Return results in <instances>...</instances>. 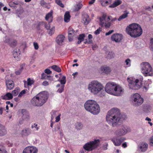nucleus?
Segmentation results:
<instances>
[{
    "label": "nucleus",
    "instance_id": "nucleus-50",
    "mask_svg": "<svg viewBox=\"0 0 153 153\" xmlns=\"http://www.w3.org/2000/svg\"><path fill=\"white\" fill-rule=\"evenodd\" d=\"M85 34H80L79 35L78 38L83 41L85 37Z\"/></svg>",
    "mask_w": 153,
    "mask_h": 153
},
{
    "label": "nucleus",
    "instance_id": "nucleus-43",
    "mask_svg": "<svg viewBox=\"0 0 153 153\" xmlns=\"http://www.w3.org/2000/svg\"><path fill=\"white\" fill-rule=\"evenodd\" d=\"M56 3L60 7H63L64 5L62 3L60 0H55Z\"/></svg>",
    "mask_w": 153,
    "mask_h": 153
},
{
    "label": "nucleus",
    "instance_id": "nucleus-40",
    "mask_svg": "<svg viewBox=\"0 0 153 153\" xmlns=\"http://www.w3.org/2000/svg\"><path fill=\"white\" fill-rule=\"evenodd\" d=\"M58 81H59L60 82V83L61 84H63V85L65 84L66 83V82L65 76H63L62 77L61 80H58Z\"/></svg>",
    "mask_w": 153,
    "mask_h": 153
},
{
    "label": "nucleus",
    "instance_id": "nucleus-15",
    "mask_svg": "<svg viewBox=\"0 0 153 153\" xmlns=\"http://www.w3.org/2000/svg\"><path fill=\"white\" fill-rule=\"evenodd\" d=\"M122 35L119 33L114 34L111 37V40L116 42H120L122 40Z\"/></svg>",
    "mask_w": 153,
    "mask_h": 153
},
{
    "label": "nucleus",
    "instance_id": "nucleus-20",
    "mask_svg": "<svg viewBox=\"0 0 153 153\" xmlns=\"http://www.w3.org/2000/svg\"><path fill=\"white\" fill-rule=\"evenodd\" d=\"M31 133L30 129L28 128H25L21 131V134L23 136H27Z\"/></svg>",
    "mask_w": 153,
    "mask_h": 153
},
{
    "label": "nucleus",
    "instance_id": "nucleus-35",
    "mask_svg": "<svg viewBox=\"0 0 153 153\" xmlns=\"http://www.w3.org/2000/svg\"><path fill=\"white\" fill-rule=\"evenodd\" d=\"M49 78H51L52 80H53L52 77L51 76H48L46 74L43 73L42 74L41 79H48Z\"/></svg>",
    "mask_w": 153,
    "mask_h": 153
},
{
    "label": "nucleus",
    "instance_id": "nucleus-61",
    "mask_svg": "<svg viewBox=\"0 0 153 153\" xmlns=\"http://www.w3.org/2000/svg\"><path fill=\"white\" fill-rule=\"evenodd\" d=\"M59 129H60V127L59 126H57V127H56L54 128L53 131L56 132V131H58V130H59Z\"/></svg>",
    "mask_w": 153,
    "mask_h": 153
},
{
    "label": "nucleus",
    "instance_id": "nucleus-30",
    "mask_svg": "<svg viewBox=\"0 0 153 153\" xmlns=\"http://www.w3.org/2000/svg\"><path fill=\"white\" fill-rule=\"evenodd\" d=\"M13 98V95L11 93H7L3 97V99L4 100H10Z\"/></svg>",
    "mask_w": 153,
    "mask_h": 153
},
{
    "label": "nucleus",
    "instance_id": "nucleus-21",
    "mask_svg": "<svg viewBox=\"0 0 153 153\" xmlns=\"http://www.w3.org/2000/svg\"><path fill=\"white\" fill-rule=\"evenodd\" d=\"M68 31V39L69 41H71L72 40L73 37L75 34V31L73 29L71 28H69Z\"/></svg>",
    "mask_w": 153,
    "mask_h": 153
},
{
    "label": "nucleus",
    "instance_id": "nucleus-22",
    "mask_svg": "<svg viewBox=\"0 0 153 153\" xmlns=\"http://www.w3.org/2000/svg\"><path fill=\"white\" fill-rule=\"evenodd\" d=\"M53 12L51 11L46 15L45 19L47 21H48L49 23L51 22L53 20Z\"/></svg>",
    "mask_w": 153,
    "mask_h": 153
},
{
    "label": "nucleus",
    "instance_id": "nucleus-51",
    "mask_svg": "<svg viewBox=\"0 0 153 153\" xmlns=\"http://www.w3.org/2000/svg\"><path fill=\"white\" fill-rule=\"evenodd\" d=\"M112 17L111 16H108L107 18V19L108 20V21L111 20V21L112 22H114L116 20H117V19L116 18H114L113 19H111Z\"/></svg>",
    "mask_w": 153,
    "mask_h": 153
},
{
    "label": "nucleus",
    "instance_id": "nucleus-48",
    "mask_svg": "<svg viewBox=\"0 0 153 153\" xmlns=\"http://www.w3.org/2000/svg\"><path fill=\"white\" fill-rule=\"evenodd\" d=\"M150 48L151 51H153V38L150 40Z\"/></svg>",
    "mask_w": 153,
    "mask_h": 153
},
{
    "label": "nucleus",
    "instance_id": "nucleus-6",
    "mask_svg": "<svg viewBox=\"0 0 153 153\" xmlns=\"http://www.w3.org/2000/svg\"><path fill=\"white\" fill-rule=\"evenodd\" d=\"M143 79L142 76H140L139 79L128 78L127 80L129 83L130 88L134 90H137L140 88L142 85V82Z\"/></svg>",
    "mask_w": 153,
    "mask_h": 153
},
{
    "label": "nucleus",
    "instance_id": "nucleus-37",
    "mask_svg": "<svg viewBox=\"0 0 153 153\" xmlns=\"http://www.w3.org/2000/svg\"><path fill=\"white\" fill-rule=\"evenodd\" d=\"M100 2L102 5L103 6H107L109 3L108 1L106 0H100Z\"/></svg>",
    "mask_w": 153,
    "mask_h": 153
},
{
    "label": "nucleus",
    "instance_id": "nucleus-34",
    "mask_svg": "<svg viewBox=\"0 0 153 153\" xmlns=\"http://www.w3.org/2000/svg\"><path fill=\"white\" fill-rule=\"evenodd\" d=\"M51 68L55 71L58 72H60L61 71V68L56 65H53L51 66Z\"/></svg>",
    "mask_w": 153,
    "mask_h": 153
},
{
    "label": "nucleus",
    "instance_id": "nucleus-64",
    "mask_svg": "<svg viewBox=\"0 0 153 153\" xmlns=\"http://www.w3.org/2000/svg\"><path fill=\"white\" fill-rule=\"evenodd\" d=\"M46 4L43 0H42L40 2V4L42 6H43Z\"/></svg>",
    "mask_w": 153,
    "mask_h": 153
},
{
    "label": "nucleus",
    "instance_id": "nucleus-63",
    "mask_svg": "<svg viewBox=\"0 0 153 153\" xmlns=\"http://www.w3.org/2000/svg\"><path fill=\"white\" fill-rule=\"evenodd\" d=\"M42 85L45 86H47L49 85V83L48 82L45 81L43 82Z\"/></svg>",
    "mask_w": 153,
    "mask_h": 153
},
{
    "label": "nucleus",
    "instance_id": "nucleus-38",
    "mask_svg": "<svg viewBox=\"0 0 153 153\" xmlns=\"http://www.w3.org/2000/svg\"><path fill=\"white\" fill-rule=\"evenodd\" d=\"M76 128L78 130L81 129L83 127V125L82 124L79 123H76L75 125Z\"/></svg>",
    "mask_w": 153,
    "mask_h": 153
},
{
    "label": "nucleus",
    "instance_id": "nucleus-17",
    "mask_svg": "<svg viewBox=\"0 0 153 153\" xmlns=\"http://www.w3.org/2000/svg\"><path fill=\"white\" fill-rule=\"evenodd\" d=\"M125 139L124 137H120L119 138H114L112 140L115 146H120L121 143L123 142Z\"/></svg>",
    "mask_w": 153,
    "mask_h": 153
},
{
    "label": "nucleus",
    "instance_id": "nucleus-13",
    "mask_svg": "<svg viewBox=\"0 0 153 153\" xmlns=\"http://www.w3.org/2000/svg\"><path fill=\"white\" fill-rule=\"evenodd\" d=\"M114 91L112 95L117 96L122 95L124 92V89L120 86L117 84L116 85Z\"/></svg>",
    "mask_w": 153,
    "mask_h": 153
},
{
    "label": "nucleus",
    "instance_id": "nucleus-3",
    "mask_svg": "<svg viewBox=\"0 0 153 153\" xmlns=\"http://www.w3.org/2000/svg\"><path fill=\"white\" fill-rule=\"evenodd\" d=\"M126 31L128 34L134 38L139 37L143 33L141 26L136 23L131 24L127 26L126 28Z\"/></svg>",
    "mask_w": 153,
    "mask_h": 153
},
{
    "label": "nucleus",
    "instance_id": "nucleus-33",
    "mask_svg": "<svg viewBox=\"0 0 153 153\" xmlns=\"http://www.w3.org/2000/svg\"><path fill=\"white\" fill-rule=\"evenodd\" d=\"M101 68L102 71L106 74H108L111 71V70L109 67H103Z\"/></svg>",
    "mask_w": 153,
    "mask_h": 153
},
{
    "label": "nucleus",
    "instance_id": "nucleus-53",
    "mask_svg": "<svg viewBox=\"0 0 153 153\" xmlns=\"http://www.w3.org/2000/svg\"><path fill=\"white\" fill-rule=\"evenodd\" d=\"M44 27L47 30L50 29V25L49 24H49H47L45 23Z\"/></svg>",
    "mask_w": 153,
    "mask_h": 153
},
{
    "label": "nucleus",
    "instance_id": "nucleus-24",
    "mask_svg": "<svg viewBox=\"0 0 153 153\" xmlns=\"http://www.w3.org/2000/svg\"><path fill=\"white\" fill-rule=\"evenodd\" d=\"M22 113L23 114L22 118L24 120H27L30 118V116L28 114L26 111L25 110L23 109L22 110Z\"/></svg>",
    "mask_w": 153,
    "mask_h": 153
},
{
    "label": "nucleus",
    "instance_id": "nucleus-62",
    "mask_svg": "<svg viewBox=\"0 0 153 153\" xmlns=\"http://www.w3.org/2000/svg\"><path fill=\"white\" fill-rule=\"evenodd\" d=\"M54 31V28H52L50 29V31L48 33L51 35L53 33Z\"/></svg>",
    "mask_w": 153,
    "mask_h": 153
},
{
    "label": "nucleus",
    "instance_id": "nucleus-26",
    "mask_svg": "<svg viewBox=\"0 0 153 153\" xmlns=\"http://www.w3.org/2000/svg\"><path fill=\"white\" fill-rule=\"evenodd\" d=\"M122 1L120 0H117L115 1L109 7L110 8H114L121 4Z\"/></svg>",
    "mask_w": 153,
    "mask_h": 153
},
{
    "label": "nucleus",
    "instance_id": "nucleus-47",
    "mask_svg": "<svg viewBox=\"0 0 153 153\" xmlns=\"http://www.w3.org/2000/svg\"><path fill=\"white\" fill-rule=\"evenodd\" d=\"M23 70V67H21V68L17 71L15 72V73L16 75H19L20 74Z\"/></svg>",
    "mask_w": 153,
    "mask_h": 153
},
{
    "label": "nucleus",
    "instance_id": "nucleus-25",
    "mask_svg": "<svg viewBox=\"0 0 153 153\" xmlns=\"http://www.w3.org/2000/svg\"><path fill=\"white\" fill-rule=\"evenodd\" d=\"M7 133V131L5 127L0 123V136H3Z\"/></svg>",
    "mask_w": 153,
    "mask_h": 153
},
{
    "label": "nucleus",
    "instance_id": "nucleus-2",
    "mask_svg": "<svg viewBox=\"0 0 153 153\" xmlns=\"http://www.w3.org/2000/svg\"><path fill=\"white\" fill-rule=\"evenodd\" d=\"M88 89L90 92L94 94L100 93V95L101 97L105 95V94L102 85L97 80H94L91 82L88 85Z\"/></svg>",
    "mask_w": 153,
    "mask_h": 153
},
{
    "label": "nucleus",
    "instance_id": "nucleus-44",
    "mask_svg": "<svg viewBox=\"0 0 153 153\" xmlns=\"http://www.w3.org/2000/svg\"><path fill=\"white\" fill-rule=\"evenodd\" d=\"M31 128H35L36 129H35L34 130H35L36 131H38L39 129V127H38V124L36 123L32 125Z\"/></svg>",
    "mask_w": 153,
    "mask_h": 153
},
{
    "label": "nucleus",
    "instance_id": "nucleus-57",
    "mask_svg": "<svg viewBox=\"0 0 153 153\" xmlns=\"http://www.w3.org/2000/svg\"><path fill=\"white\" fill-rule=\"evenodd\" d=\"M114 32L113 30H109L108 32H107L105 33V34L106 36H108L110 35Z\"/></svg>",
    "mask_w": 153,
    "mask_h": 153
},
{
    "label": "nucleus",
    "instance_id": "nucleus-23",
    "mask_svg": "<svg viewBox=\"0 0 153 153\" xmlns=\"http://www.w3.org/2000/svg\"><path fill=\"white\" fill-rule=\"evenodd\" d=\"M90 21V19L89 16L87 14H84L82 19V23L84 25H87L89 23Z\"/></svg>",
    "mask_w": 153,
    "mask_h": 153
},
{
    "label": "nucleus",
    "instance_id": "nucleus-14",
    "mask_svg": "<svg viewBox=\"0 0 153 153\" xmlns=\"http://www.w3.org/2000/svg\"><path fill=\"white\" fill-rule=\"evenodd\" d=\"M8 76H7L5 78L6 85L7 89L11 90L14 88V83L12 80L8 78Z\"/></svg>",
    "mask_w": 153,
    "mask_h": 153
},
{
    "label": "nucleus",
    "instance_id": "nucleus-52",
    "mask_svg": "<svg viewBox=\"0 0 153 153\" xmlns=\"http://www.w3.org/2000/svg\"><path fill=\"white\" fill-rule=\"evenodd\" d=\"M101 31V28H99L98 29H97L95 32H94V33L96 35H97L99 34L100 31Z\"/></svg>",
    "mask_w": 153,
    "mask_h": 153
},
{
    "label": "nucleus",
    "instance_id": "nucleus-36",
    "mask_svg": "<svg viewBox=\"0 0 153 153\" xmlns=\"http://www.w3.org/2000/svg\"><path fill=\"white\" fill-rule=\"evenodd\" d=\"M20 91V89L19 88H16L14 90L12 91V94L13 96H16L18 94Z\"/></svg>",
    "mask_w": 153,
    "mask_h": 153
},
{
    "label": "nucleus",
    "instance_id": "nucleus-5",
    "mask_svg": "<svg viewBox=\"0 0 153 153\" xmlns=\"http://www.w3.org/2000/svg\"><path fill=\"white\" fill-rule=\"evenodd\" d=\"M84 107L87 111L93 114H97L100 111L99 105L93 100L87 101L84 104Z\"/></svg>",
    "mask_w": 153,
    "mask_h": 153
},
{
    "label": "nucleus",
    "instance_id": "nucleus-32",
    "mask_svg": "<svg viewBox=\"0 0 153 153\" xmlns=\"http://www.w3.org/2000/svg\"><path fill=\"white\" fill-rule=\"evenodd\" d=\"M20 51L19 49L18 50H14L13 51V55L14 58H19V56H20Z\"/></svg>",
    "mask_w": 153,
    "mask_h": 153
},
{
    "label": "nucleus",
    "instance_id": "nucleus-55",
    "mask_svg": "<svg viewBox=\"0 0 153 153\" xmlns=\"http://www.w3.org/2000/svg\"><path fill=\"white\" fill-rule=\"evenodd\" d=\"M61 114H59L57 117H56V120L55 121L56 122H58L59 121L60 119V117Z\"/></svg>",
    "mask_w": 153,
    "mask_h": 153
},
{
    "label": "nucleus",
    "instance_id": "nucleus-60",
    "mask_svg": "<svg viewBox=\"0 0 153 153\" xmlns=\"http://www.w3.org/2000/svg\"><path fill=\"white\" fill-rule=\"evenodd\" d=\"M56 111H52V114H51L52 117H51V119L52 120L53 118H54V117L56 115Z\"/></svg>",
    "mask_w": 153,
    "mask_h": 153
},
{
    "label": "nucleus",
    "instance_id": "nucleus-1",
    "mask_svg": "<svg viewBox=\"0 0 153 153\" xmlns=\"http://www.w3.org/2000/svg\"><path fill=\"white\" fill-rule=\"evenodd\" d=\"M122 115L118 108H113L108 111L106 117L107 122L112 126H118L119 123H121Z\"/></svg>",
    "mask_w": 153,
    "mask_h": 153
},
{
    "label": "nucleus",
    "instance_id": "nucleus-28",
    "mask_svg": "<svg viewBox=\"0 0 153 153\" xmlns=\"http://www.w3.org/2000/svg\"><path fill=\"white\" fill-rule=\"evenodd\" d=\"M148 147V144L146 143H142L140 146L139 149L142 152H144L146 150Z\"/></svg>",
    "mask_w": 153,
    "mask_h": 153
},
{
    "label": "nucleus",
    "instance_id": "nucleus-11",
    "mask_svg": "<svg viewBox=\"0 0 153 153\" xmlns=\"http://www.w3.org/2000/svg\"><path fill=\"white\" fill-rule=\"evenodd\" d=\"M106 14H104L100 18V25L102 27H104L105 28H109L110 27L111 23L108 21V20L106 19Z\"/></svg>",
    "mask_w": 153,
    "mask_h": 153
},
{
    "label": "nucleus",
    "instance_id": "nucleus-46",
    "mask_svg": "<svg viewBox=\"0 0 153 153\" xmlns=\"http://www.w3.org/2000/svg\"><path fill=\"white\" fill-rule=\"evenodd\" d=\"M64 85H63L61 86L60 88H59L58 90L57 91V92H58L59 93H62L63 90H64Z\"/></svg>",
    "mask_w": 153,
    "mask_h": 153
},
{
    "label": "nucleus",
    "instance_id": "nucleus-9",
    "mask_svg": "<svg viewBox=\"0 0 153 153\" xmlns=\"http://www.w3.org/2000/svg\"><path fill=\"white\" fill-rule=\"evenodd\" d=\"M118 129L115 131L114 134L119 136H122L126 134L127 132V128L126 126L119 123L118 126H116Z\"/></svg>",
    "mask_w": 153,
    "mask_h": 153
},
{
    "label": "nucleus",
    "instance_id": "nucleus-31",
    "mask_svg": "<svg viewBox=\"0 0 153 153\" xmlns=\"http://www.w3.org/2000/svg\"><path fill=\"white\" fill-rule=\"evenodd\" d=\"M125 12H126V13L123 14L119 17L118 19V21H120L122 19H125L128 16V15L129 14V12H126V11Z\"/></svg>",
    "mask_w": 153,
    "mask_h": 153
},
{
    "label": "nucleus",
    "instance_id": "nucleus-58",
    "mask_svg": "<svg viewBox=\"0 0 153 153\" xmlns=\"http://www.w3.org/2000/svg\"><path fill=\"white\" fill-rule=\"evenodd\" d=\"M45 22H39L38 23V26L39 27H40V26H42V25H44V26L45 24Z\"/></svg>",
    "mask_w": 153,
    "mask_h": 153
},
{
    "label": "nucleus",
    "instance_id": "nucleus-19",
    "mask_svg": "<svg viewBox=\"0 0 153 153\" xmlns=\"http://www.w3.org/2000/svg\"><path fill=\"white\" fill-rule=\"evenodd\" d=\"M65 36L62 34L58 35L56 38V42L59 45H62L65 39Z\"/></svg>",
    "mask_w": 153,
    "mask_h": 153
},
{
    "label": "nucleus",
    "instance_id": "nucleus-45",
    "mask_svg": "<svg viewBox=\"0 0 153 153\" xmlns=\"http://www.w3.org/2000/svg\"><path fill=\"white\" fill-rule=\"evenodd\" d=\"M24 13V11L22 10H19L17 11V14L19 17H20V15H22Z\"/></svg>",
    "mask_w": 153,
    "mask_h": 153
},
{
    "label": "nucleus",
    "instance_id": "nucleus-10",
    "mask_svg": "<svg viewBox=\"0 0 153 153\" xmlns=\"http://www.w3.org/2000/svg\"><path fill=\"white\" fill-rule=\"evenodd\" d=\"M133 105L134 106H138L141 105L143 102V99L138 94L136 93L133 95Z\"/></svg>",
    "mask_w": 153,
    "mask_h": 153
},
{
    "label": "nucleus",
    "instance_id": "nucleus-56",
    "mask_svg": "<svg viewBox=\"0 0 153 153\" xmlns=\"http://www.w3.org/2000/svg\"><path fill=\"white\" fill-rule=\"evenodd\" d=\"M33 45L35 49L36 50H37L39 48V46L38 44L36 42L33 43Z\"/></svg>",
    "mask_w": 153,
    "mask_h": 153
},
{
    "label": "nucleus",
    "instance_id": "nucleus-49",
    "mask_svg": "<svg viewBox=\"0 0 153 153\" xmlns=\"http://www.w3.org/2000/svg\"><path fill=\"white\" fill-rule=\"evenodd\" d=\"M25 93L26 91L25 90H23L18 95V97H22L23 94Z\"/></svg>",
    "mask_w": 153,
    "mask_h": 153
},
{
    "label": "nucleus",
    "instance_id": "nucleus-59",
    "mask_svg": "<svg viewBox=\"0 0 153 153\" xmlns=\"http://www.w3.org/2000/svg\"><path fill=\"white\" fill-rule=\"evenodd\" d=\"M92 41L91 40H88L87 39H86L84 41V43L85 44L88 43L90 44L92 43Z\"/></svg>",
    "mask_w": 153,
    "mask_h": 153
},
{
    "label": "nucleus",
    "instance_id": "nucleus-7",
    "mask_svg": "<svg viewBox=\"0 0 153 153\" xmlns=\"http://www.w3.org/2000/svg\"><path fill=\"white\" fill-rule=\"evenodd\" d=\"M140 67L141 72L145 76H152L153 75L152 68L149 62H142L140 64Z\"/></svg>",
    "mask_w": 153,
    "mask_h": 153
},
{
    "label": "nucleus",
    "instance_id": "nucleus-42",
    "mask_svg": "<svg viewBox=\"0 0 153 153\" xmlns=\"http://www.w3.org/2000/svg\"><path fill=\"white\" fill-rule=\"evenodd\" d=\"M34 83V81L33 80L29 78L27 80V84L28 85L30 86Z\"/></svg>",
    "mask_w": 153,
    "mask_h": 153
},
{
    "label": "nucleus",
    "instance_id": "nucleus-27",
    "mask_svg": "<svg viewBox=\"0 0 153 153\" xmlns=\"http://www.w3.org/2000/svg\"><path fill=\"white\" fill-rule=\"evenodd\" d=\"M114 54L112 51H107L106 53V58L108 59H111L114 57Z\"/></svg>",
    "mask_w": 153,
    "mask_h": 153
},
{
    "label": "nucleus",
    "instance_id": "nucleus-39",
    "mask_svg": "<svg viewBox=\"0 0 153 153\" xmlns=\"http://www.w3.org/2000/svg\"><path fill=\"white\" fill-rule=\"evenodd\" d=\"M82 4L79 3L76 4L75 6V8L74 10V11H78L82 7Z\"/></svg>",
    "mask_w": 153,
    "mask_h": 153
},
{
    "label": "nucleus",
    "instance_id": "nucleus-4",
    "mask_svg": "<svg viewBox=\"0 0 153 153\" xmlns=\"http://www.w3.org/2000/svg\"><path fill=\"white\" fill-rule=\"evenodd\" d=\"M48 98V93L46 91L41 92L32 99L31 102L35 106L40 107L47 101Z\"/></svg>",
    "mask_w": 153,
    "mask_h": 153
},
{
    "label": "nucleus",
    "instance_id": "nucleus-12",
    "mask_svg": "<svg viewBox=\"0 0 153 153\" xmlns=\"http://www.w3.org/2000/svg\"><path fill=\"white\" fill-rule=\"evenodd\" d=\"M116 84L113 82L107 83L105 86V91L108 94H112Z\"/></svg>",
    "mask_w": 153,
    "mask_h": 153
},
{
    "label": "nucleus",
    "instance_id": "nucleus-54",
    "mask_svg": "<svg viewBox=\"0 0 153 153\" xmlns=\"http://www.w3.org/2000/svg\"><path fill=\"white\" fill-rule=\"evenodd\" d=\"M45 73L47 74H51L52 72L50 70L48 69H46L45 70Z\"/></svg>",
    "mask_w": 153,
    "mask_h": 153
},
{
    "label": "nucleus",
    "instance_id": "nucleus-16",
    "mask_svg": "<svg viewBox=\"0 0 153 153\" xmlns=\"http://www.w3.org/2000/svg\"><path fill=\"white\" fill-rule=\"evenodd\" d=\"M38 150L35 147L33 146H28L24 149L23 153H36Z\"/></svg>",
    "mask_w": 153,
    "mask_h": 153
},
{
    "label": "nucleus",
    "instance_id": "nucleus-41",
    "mask_svg": "<svg viewBox=\"0 0 153 153\" xmlns=\"http://www.w3.org/2000/svg\"><path fill=\"white\" fill-rule=\"evenodd\" d=\"M131 60L129 59H127L125 61V64L128 67L130 66Z\"/></svg>",
    "mask_w": 153,
    "mask_h": 153
},
{
    "label": "nucleus",
    "instance_id": "nucleus-29",
    "mask_svg": "<svg viewBox=\"0 0 153 153\" xmlns=\"http://www.w3.org/2000/svg\"><path fill=\"white\" fill-rule=\"evenodd\" d=\"M71 16L68 11L66 12L64 16V20L65 22H68L70 20Z\"/></svg>",
    "mask_w": 153,
    "mask_h": 153
},
{
    "label": "nucleus",
    "instance_id": "nucleus-18",
    "mask_svg": "<svg viewBox=\"0 0 153 153\" xmlns=\"http://www.w3.org/2000/svg\"><path fill=\"white\" fill-rule=\"evenodd\" d=\"M4 42L8 43L12 47H15L17 44V41L16 40L13 39H10L8 38H6V39Z\"/></svg>",
    "mask_w": 153,
    "mask_h": 153
},
{
    "label": "nucleus",
    "instance_id": "nucleus-8",
    "mask_svg": "<svg viewBox=\"0 0 153 153\" xmlns=\"http://www.w3.org/2000/svg\"><path fill=\"white\" fill-rule=\"evenodd\" d=\"M100 144V140L98 139H96L86 143L83 147L85 150L90 151L99 146Z\"/></svg>",
    "mask_w": 153,
    "mask_h": 153
}]
</instances>
